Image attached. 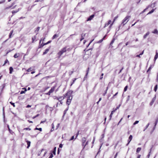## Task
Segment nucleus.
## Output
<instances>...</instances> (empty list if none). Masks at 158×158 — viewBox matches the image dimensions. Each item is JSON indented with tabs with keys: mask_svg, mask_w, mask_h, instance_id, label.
<instances>
[{
	"mask_svg": "<svg viewBox=\"0 0 158 158\" xmlns=\"http://www.w3.org/2000/svg\"><path fill=\"white\" fill-rule=\"evenodd\" d=\"M73 91L69 90L64 94V96L67 98L66 103L67 105L69 106L71 103V100L73 98V96L72 95Z\"/></svg>",
	"mask_w": 158,
	"mask_h": 158,
	"instance_id": "1",
	"label": "nucleus"
},
{
	"mask_svg": "<svg viewBox=\"0 0 158 158\" xmlns=\"http://www.w3.org/2000/svg\"><path fill=\"white\" fill-rule=\"evenodd\" d=\"M23 130H31V129L29 128H28V127H27V128H24L23 129Z\"/></svg>",
	"mask_w": 158,
	"mask_h": 158,
	"instance_id": "42",
	"label": "nucleus"
},
{
	"mask_svg": "<svg viewBox=\"0 0 158 158\" xmlns=\"http://www.w3.org/2000/svg\"><path fill=\"white\" fill-rule=\"evenodd\" d=\"M141 156L140 154H138L137 156V157L136 158H140Z\"/></svg>",
	"mask_w": 158,
	"mask_h": 158,
	"instance_id": "60",
	"label": "nucleus"
},
{
	"mask_svg": "<svg viewBox=\"0 0 158 158\" xmlns=\"http://www.w3.org/2000/svg\"><path fill=\"white\" fill-rule=\"evenodd\" d=\"M94 39H93V40H92L89 43V44L87 46V47H88L89 45H90V44L94 41Z\"/></svg>",
	"mask_w": 158,
	"mask_h": 158,
	"instance_id": "55",
	"label": "nucleus"
},
{
	"mask_svg": "<svg viewBox=\"0 0 158 158\" xmlns=\"http://www.w3.org/2000/svg\"><path fill=\"white\" fill-rule=\"evenodd\" d=\"M120 106V105H119V106H118L115 109H114L113 110V111H114V112L116 110H118V108H119V107Z\"/></svg>",
	"mask_w": 158,
	"mask_h": 158,
	"instance_id": "39",
	"label": "nucleus"
},
{
	"mask_svg": "<svg viewBox=\"0 0 158 158\" xmlns=\"http://www.w3.org/2000/svg\"><path fill=\"white\" fill-rule=\"evenodd\" d=\"M6 86V84H3L2 85V90L5 87V86Z\"/></svg>",
	"mask_w": 158,
	"mask_h": 158,
	"instance_id": "51",
	"label": "nucleus"
},
{
	"mask_svg": "<svg viewBox=\"0 0 158 158\" xmlns=\"http://www.w3.org/2000/svg\"><path fill=\"white\" fill-rule=\"evenodd\" d=\"M9 70H10V73L11 74L12 73V72L13 71V68L12 67H10L9 68Z\"/></svg>",
	"mask_w": 158,
	"mask_h": 158,
	"instance_id": "22",
	"label": "nucleus"
},
{
	"mask_svg": "<svg viewBox=\"0 0 158 158\" xmlns=\"http://www.w3.org/2000/svg\"><path fill=\"white\" fill-rule=\"evenodd\" d=\"M158 53L157 52H156V54L154 57V60L155 61L156 60V59L158 58Z\"/></svg>",
	"mask_w": 158,
	"mask_h": 158,
	"instance_id": "20",
	"label": "nucleus"
},
{
	"mask_svg": "<svg viewBox=\"0 0 158 158\" xmlns=\"http://www.w3.org/2000/svg\"><path fill=\"white\" fill-rule=\"evenodd\" d=\"M108 87H107V88L106 89V90L105 91V92L104 93H103V94H102V95L103 96H105V95L107 93V90H108Z\"/></svg>",
	"mask_w": 158,
	"mask_h": 158,
	"instance_id": "33",
	"label": "nucleus"
},
{
	"mask_svg": "<svg viewBox=\"0 0 158 158\" xmlns=\"http://www.w3.org/2000/svg\"><path fill=\"white\" fill-rule=\"evenodd\" d=\"M95 137H94V139H93V141L92 142V143L93 144L94 143V141H95Z\"/></svg>",
	"mask_w": 158,
	"mask_h": 158,
	"instance_id": "59",
	"label": "nucleus"
},
{
	"mask_svg": "<svg viewBox=\"0 0 158 158\" xmlns=\"http://www.w3.org/2000/svg\"><path fill=\"white\" fill-rule=\"evenodd\" d=\"M154 11V9H152L151 11H150V12H148V13L147 14V15L150 14L152 13Z\"/></svg>",
	"mask_w": 158,
	"mask_h": 158,
	"instance_id": "37",
	"label": "nucleus"
},
{
	"mask_svg": "<svg viewBox=\"0 0 158 158\" xmlns=\"http://www.w3.org/2000/svg\"><path fill=\"white\" fill-rule=\"evenodd\" d=\"M35 130H38L40 131H42V129L41 128H38L37 127H36L35 129Z\"/></svg>",
	"mask_w": 158,
	"mask_h": 158,
	"instance_id": "36",
	"label": "nucleus"
},
{
	"mask_svg": "<svg viewBox=\"0 0 158 158\" xmlns=\"http://www.w3.org/2000/svg\"><path fill=\"white\" fill-rule=\"evenodd\" d=\"M54 124L53 123L52 124V128L51 130V131H53L54 130Z\"/></svg>",
	"mask_w": 158,
	"mask_h": 158,
	"instance_id": "48",
	"label": "nucleus"
},
{
	"mask_svg": "<svg viewBox=\"0 0 158 158\" xmlns=\"http://www.w3.org/2000/svg\"><path fill=\"white\" fill-rule=\"evenodd\" d=\"M141 150V148L139 147L137 148L136 149V152L137 153H138Z\"/></svg>",
	"mask_w": 158,
	"mask_h": 158,
	"instance_id": "21",
	"label": "nucleus"
},
{
	"mask_svg": "<svg viewBox=\"0 0 158 158\" xmlns=\"http://www.w3.org/2000/svg\"><path fill=\"white\" fill-rule=\"evenodd\" d=\"M152 67H153L152 65H150V67L148 69V70L147 71V72L148 73L149 71H150Z\"/></svg>",
	"mask_w": 158,
	"mask_h": 158,
	"instance_id": "28",
	"label": "nucleus"
},
{
	"mask_svg": "<svg viewBox=\"0 0 158 158\" xmlns=\"http://www.w3.org/2000/svg\"><path fill=\"white\" fill-rule=\"evenodd\" d=\"M118 152H117L116 153V154L115 155V156H114V158H116V157H117V155H118Z\"/></svg>",
	"mask_w": 158,
	"mask_h": 158,
	"instance_id": "61",
	"label": "nucleus"
},
{
	"mask_svg": "<svg viewBox=\"0 0 158 158\" xmlns=\"http://www.w3.org/2000/svg\"><path fill=\"white\" fill-rule=\"evenodd\" d=\"M44 40V38L43 39H41V40H40V42H39L40 45H39V48H40L42 47L44 45L49 43V41H48L47 43L43 44V42H42V43L41 42L42 41H43Z\"/></svg>",
	"mask_w": 158,
	"mask_h": 158,
	"instance_id": "4",
	"label": "nucleus"
},
{
	"mask_svg": "<svg viewBox=\"0 0 158 158\" xmlns=\"http://www.w3.org/2000/svg\"><path fill=\"white\" fill-rule=\"evenodd\" d=\"M94 15H91L87 19V21H89L92 20L93 18L94 17Z\"/></svg>",
	"mask_w": 158,
	"mask_h": 158,
	"instance_id": "11",
	"label": "nucleus"
},
{
	"mask_svg": "<svg viewBox=\"0 0 158 158\" xmlns=\"http://www.w3.org/2000/svg\"><path fill=\"white\" fill-rule=\"evenodd\" d=\"M158 122V117L156 119V122H155V125H156Z\"/></svg>",
	"mask_w": 158,
	"mask_h": 158,
	"instance_id": "49",
	"label": "nucleus"
},
{
	"mask_svg": "<svg viewBox=\"0 0 158 158\" xmlns=\"http://www.w3.org/2000/svg\"><path fill=\"white\" fill-rule=\"evenodd\" d=\"M39 114H37L35 116L33 117L32 118H33L34 119V118H35L38 116H39Z\"/></svg>",
	"mask_w": 158,
	"mask_h": 158,
	"instance_id": "57",
	"label": "nucleus"
},
{
	"mask_svg": "<svg viewBox=\"0 0 158 158\" xmlns=\"http://www.w3.org/2000/svg\"><path fill=\"white\" fill-rule=\"evenodd\" d=\"M144 52V50H143L140 53V54H139L140 55H142L143 54Z\"/></svg>",
	"mask_w": 158,
	"mask_h": 158,
	"instance_id": "62",
	"label": "nucleus"
},
{
	"mask_svg": "<svg viewBox=\"0 0 158 158\" xmlns=\"http://www.w3.org/2000/svg\"><path fill=\"white\" fill-rule=\"evenodd\" d=\"M89 68L88 67L87 68V69L86 71V73L84 77V81L85 80V78H87V76H88V74L89 73Z\"/></svg>",
	"mask_w": 158,
	"mask_h": 158,
	"instance_id": "10",
	"label": "nucleus"
},
{
	"mask_svg": "<svg viewBox=\"0 0 158 158\" xmlns=\"http://www.w3.org/2000/svg\"><path fill=\"white\" fill-rule=\"evenodd\" d=\"M8 130L9 131V132L11 133V134H12V133H13V131L11 130L10 129V128H9L8 129Z\"/></svg>",
	"mask_w": 158,
	"mask_h": 158,
	"instance_id": "53",
	"label": "nucleus"
},
{
	"mask_svg": "<svg viewBox=\"0 0 158 158\" xmlns=\"http://www.w3.org/2000/svg\"><path fill=\"white\" fill-rule=\"evenodd\" d=\"M74 139V136H73L71 137L70 139V140H72L73 139Z\"/></svg>",
	"mask_w": 158,
	"mask_h": 158,
	"instance_id": "58",
	"label": "nucleus"
},
{
	"mask_svg": "<svg viewBox=\"0 0 158 158\" xmlns=\"http://www.w3.org/2000/svg\"><path fill=\"white\" fill-rule=\"evenodd\" d=\"M139 122V121H136L133 123V125H135L137 124Z\"/></svg>",
	"mask_w": 158,
	"mask_h": 158,
	"instance_id": "47",
	"label": "nucleus"
},
{
	"mask_svg": "<svg viewBox=\"0 0 158 158\" xmlns=\"http://www.w3.org/2000/svg\"><path fill=\"white\" fill-rule=\"evenodd\" d=\"M118 16H117L114 18L113 19V22H112L111 24L110 25V26L109 27V28H111L112 26L113 23H114V22L118 18Z\"/></svg>",
	"mask_w": 158,
	"mask_h": 158,
	"instance_id": "9",
	"label": "nucleus"
},
{
	"mask_svg": "<svg viewBox=\"0 0 158 158\" xmlns=\"http://www.w3.org/2000/svg\"><path fill=\"white\" fill-rule=\"evenodd\" d=\"M130 97V96L129 95H128V96H127V101H126L127 102H128L129 100Z\"/></svg>",
	"mask_w": 158,
	"mask_h": 158,
	"instance_id": "40",
	"label": "nucleus"
},
{
	"mask_svg": "<svg viewBox=\"0 0 158 158\" xmlns=\"http://www.w3.org/2000/svg\"><path fill=\"white\" fill-rule=\"evenodd\" d=\"M114 112V111H111V113L109 116V121L111 120L112 117V116Z\"/></svg>",
	"mask_w": 158,
	"mask_h": 158,
	"instance_id": "14",
	"label": "nucleus"
},
{
	"mask_svg": "<svg viewBox=\"0 0 158 158\" xmlns=\"http://www.w3.org/2000/svg\"><path fill=\"white\" fill-rule=\"evenodd\" d=\"M5 1V0H3L2 1L0 2V4H2Z\"/></svg>",
	"mask_w": 158,
	"mask_h": 158,
	"instance_id": "63",
	"label": "nucleus"
},
{
	"mask_svg": "<svg viewBox=\"0 0 158 158\" xmlns=\"http://www.w3.org/2000/svg\"><path fill=\"white\" fill-rule=\"evenodd\" d=\"M131 140L129 139H128V143L127 144V146L128 145V144L129 143H130V142H131Z\"/></svg>",
	"mask_w": 158,
	"mask_h": 158,
	"instance_id": "56",
	"label": "nucleus"
},
{
	"mask_svg": "<svg viewBox=\"0 0 158 158\" xmlns=\"http://www.w3.org/2000/svg\"><path fill=\"white\" fill-rule=\"evenodd\" d=\"M103 75H104V74L103 73L101 74V76L100 77V80H102V79L103 76Z\"/></svg>",
	"mask_w": 158,
	"mask_h": 158,
	"instance_id": "43",
	"label": "nucleus"
},
{
	"mask_svg": "<svg viewBox=\"0 0 158 158\" xmlns=\"http://www.w3.org/2000/svg\"><path fill=\"white\" fill-rule=\"evenodd\" d=\"M65 98V97H64V95L63 96H60L59 97H57L56 99L60 102V104H62V102H61V101L63 100Z\"/></svg>",
	"mask_w": 158,
	"mask_h": 158,
	"instance_id": "6",
	"label": "nucleus"
},
{
	"mask_svg": "<svg viewBox=\"0 0 158 158\" xmlns=\"http://www.w3.org/2000/svg\"><path fill=\"white\" fill-rule=\"evenodd\" d=\"M103 39H102L101 40H100L98 42H97L98 43H102L103 41Z\"/></svg>",
	"mask_w": 158,
	"mask_h": 158,
	"instance_id": "44",
	"label": "nucleus"
},
{
	"mask_svg": "<svg viewBox=\"0 0 158 158\" xmlns=\"http://www.w3.org/2000/svg\"><path fill=\"white\" fill-rule=\"evenodd\" d=\"M149 34V32H147L144 36H143V38L145 39L147 36H148Z\"/></svg>",
	"mask_w": 158,
	"mask_h": 158,
	"instance_id": "23",
	"label": "nucleus"
},
{
	"mask_svg": "<svg viewBox=\"0 0 158 158\" xmlns=\"http://www.w3.org/2000/svg\"><path fill=\"white\" fill-rule=\"evenodd\" d=\"M152 32L154 34H158V31L156 29H155Z\"/></svg>",
	"mask_w": 158,
	"mask_h": 158,
	"instance_id": "30",
	"label": "nucleus"
},
{
	"mask_svg": "<svg viewBox=\"0 0 158 158\" xmlns=\"http://www.w3.org/2000/svg\"><path fill=\"white\" fill-rule=\"evenodd\" d=\"M131 18V16L127 15L126 16L125 18L122 20L121 25H122L123 26L129 21Z\"/></svg>",
	"mask_w": 158,
	"mask_h": 158,
	"instance_id": "3",
	"label": "nucleus"
},
{
	"mask_svg": "<svg viewBox=\"0 0 158 158\" xmlns=\"http://www.w3.org/2000/svg\"><path fill=\"white\" fill-rule=\"evenodd\" d=\"M128 87V85H126L125 87V88H124V90H123L124 92H126L127 90Z\"/></svg>",
	"mask_w": 158,
	"mask_h": 158,
	"instance_id": "35",
	"label": "nucleus"
},
{
	"mask_svg": "<svg viewBox=\"0 0 158 158\" xmlns=\"http://www.w3.org/2000/svg\"><path fill=\"white\" fill-rule=\"evenodd\" d=\"M19 10V9L18 10H13L12 12V13L13 15L15 14V13L18 12Z\"/></svg>",
	"mask_w": 158,
	"mask_h": 158,
	"instance_id": "26",
	"label": "nucleus"
},
{
	"mask_svg": "<svg viewBox=\"0 0 158 158\" xmlns=\"http://www.w3.org/2000/svg\"><path fill=\"white\" fill-rule=\"evenodd\" d=\"M157 87H158V85L157 84H156L154 88V91L156 92L157 89Z\"/></svg>",
	"mask_w": 158,
	"mask_h": 158,
	"instance_id": "32",
	"label": "nucleus"
},
{
	"mask_svg": "<svg viewBox=\"0 0 158 158\" xmlns=\"http://www.w3.org/2000/svg\"><path fill=\"white\" fill-rule=\"evenodd\" d=\"M77 79V78H74L72 80V81H71V84L70 86H71L73 84H74L75 81Z\"/></svg>",
	"mask_w": 158,
	"mask_h": 158,
	"instance_id": "15",
	"label": "nucleus"
},
{
	"mask_svg": "<svg viewBox=\"0 0 158 158\" xmlns=\"http://www.w3.org/2000/svg\"><path fill=\"white\" fill-rule=\"evenodd\" d=\"M25 140L26 141V142L27 144V148H28L30 146L31 142L30 141L27 140V139H25Z\"/></svg>",
	"mask_w": 158,
	"mask_h": 158,
	"instance_id": "13",
	"label": "nucleus"
},
{
	"mask_svg": "<svg viewBox=\"0 0 158 158\" xmlns=\"http://www.w3.org/2000/svg\"><path fill=\"white\" fill-rule=\"evenodd\" d=\"M13 30H11L10 34H9V38H10L11 37V35H12V34H13Z\"/></svg>",
	"mask_w": 158,
	"mask_h": 158,
	"instance_id": "24",
	"label": "nucleus"
},
{
	"mask_svg": "<svg viewBox=\"0 0 158 158\" xmlns=\"http://www.w3.org/2000/svg\"><path fill=\"white\" fill-rule=\"evenodd\" d=\"M58 36V34H55L52 37V39H56Z\"/></svg>",
	"mask_w": 158,
	"mask_h": 158,
	"instance_id": "25",
	"label": "nucleus"
},
{
	"mask_svg": "<svg viewBox=\"0 0 158 158\" xmlns=\"http://www.w3.org/2000/svg\"><path fill=\"white\" fill-rule=\"evenodd\" d=\"M86 139L85 137H84L82 138L81 139V144L82 146L83 147V149L85 148V143L86 141Z\"/></svg>",
	"mask_w": 158,
	"mask_h": 158,
	"instance_id": "5",
	"label": "nucleus"
},
{
	"mask_svg": "<svg viewBox=\"0 0 158 158\" xmlns=\"http://www.w3.org/2000/svg\"><path fill=\"white\" fill-rule=\"evenodd\" d=\"M49 51V49L48 48H47L44 52H43V55H45L47 54Z\"/></svg>",
	"mask_w": 158,
	"mask_h": 158,
	"instance_id": "19",
	"label": "nucleus"
},
{
	"mask_svg": "<svg viewBox=\"0 0 158 158\" xmlns=\"http://www.w3.org/2000/svg\"><path fill=\"white\" fill-rule=\"evenodd\" d=\"M40 28V27H37L36 30L35 31V32L36 33V34H37Z\"/></svg>",
	"mask_w": 158,
	"mask_h": 158,
	"instance_id": "38",
	"label": "nucleus"
},
{
	"mask_svg": "<svg viewBox=\"0 0 158 158\" xmlns=\"http://www.w3.org/2000/svg\"><path fill=\"white\" fill-rule=\"evenodd\" d=\"M67 47L65 46L62 48L57 53L58 57L60 58L61 56L64 52H66L67 51H69L71 50L70 48H68L67 49Z\"/></svg>",
	"mask_w": 158,
	"mask_h": 158,
	"instance_id": "2",
	"label": "nucleus"
},
{
	"mask_svg": "<svg viewBox=\"0 0 158 158\" xmlns=\"http://www.w3.org/2000/svg\"><path fill=\"white\" fill-rule=\"evenodd\" d=\"M19 53H16L14 55V57L15 58H16L18 57V56H19Z\"/></svg>",
	"mask_w": 158,
	"mask_h": 158,
	"instance_id": "18",
	"label": "nucleus"
},
{
	"mask_svg": "<svg viewBox=\"0 0 158 158\" xmlns=\"http://www.w3.org/2000/svg\"><path fill=\"white\" fill-rule=\"evenodd\" d=\"M36 37L35 36L34 37H32V43H33L34 42L35 40L36 39Z\"/></svg>",
	"mask_w": 158,
	"mask_h": 158,
	"instance_id": "27",
	"label": "nucleus"
},
{
	"mask_svg": "<svg viewBox=\"0 0 158 158\" xmlns=\"http://www.w3.org/2000/svg\"><path fill=\"white\" fill-rule=\"evenodd\" d=\"M118 94V92H117L116 93H115V94H114L112 98H114L115 96H116V95H117Z\"/></svg>",
	"mask_w": 158,
	"mask_h": 158,
	"instance_id": "52",
	"label": "nucleus"
},
{
	"mask_svg": "<svg viewBox=\"0 0 158 158\" xmlns=\"http://www.w3.org/2000/svg\"><path fill=\"white\" fill-rule=\"evenodd\" d=\"M56 147H55L53 149V150L52 151V153L54 154V155H55L56 154Z\"/></svg>",
	"mask_w": 158,
	"mask_h": 158,
	"instance_id": "29",
	"label": "nucleus"
},
{
	"mask_svg": "<svg viewBox=\"0 0 158 158\" xmlns=\"http://www.w3.org/2000/svg\"><path fill=\"white\" fill-rule=\"evenodd\" d=\"M8 62H9L8 60L7 59L5 61V63H4V64L3 65H4L5 64H6V63H7Z\"/></svg>",
	"mask_w": 158,
	"mask_h": 158,
	"instance_id": "50",
	"label": "nucleus"
},
{
	"mask_svg": "<svg viewBox=\"0 0 158 158\" xmlns=\"http://www.w3.org/2000/svg\"><path fill=\"white\" fill-rule=\"evenodd\" d=\"M57 84L55 83L54 85L52 87L51 89H50V94L52 93L55 90V88L56 87Z\"/></svg>",
	"mask_w": 158,
	"mask_h": 158,
	"instance_id": "7",
	"label": "nucleus"
},
{
	"mask_svg": "<svg viewBox=\"0 0 158 158\" xmlns=\"http://www.w3.org/2000/svg\"><path fill=\"white\" fill-rule=\"evenodd\" d=\"M10 103L12 105H13V107H15V103H13L12 102H10Z\"/></svg>",
	"mask_w": 158,
	"mask_h": 158,
	"instance_id": "45",
	"label": "nucleus"
},
{
	"mask_svg": "<svg viewBox=\"0 0 158 158\" xmlns=\"http://www.w3.org/2000/svg\"><path fill=\"white\" fill-rule=\"evenodd\" d=\"M79 131H78L77 132V134H76V137H75V139H76L77 138V136H78V135H79Z\"/></svg>",
	"mask_w": 158,
	"mask_h": 158,
	"instance_id": "54",
	"label": "nucleus"
},
{
	"mask_svg": "<svg viewBox=\"0 0 158 158\" xmlns=\"http://www.w3.org/2000/svg\"><path fill=\"white\" fill-rule=\"evenodd\" d=\"M85 34H82L81 35V38L80 39V41H81L82 40H83V39H84V37L85 36Z\"/></svg>",
	"mask_w": 158,
	"mask_h": 158,
	"instance_id": "16",
	"label": "nucleus"
},
{
	"mask_svg": "<svg viewBox=\"0 0 158 158\" xmlns=\"http://www.w3.org/2000/svg\"><path fill=\"white\" fill-rule=\"evenodd\" d=\"M156 99V96H155V97H154L152 98V101L150 102V106H152L153 105V103H154V102L155 101Z\"/></svg>",
	"mask_w": 158,
	"mask_h": 158,
	"instance_id": "12",
	"label": "nucleus"
},
{
	"mask_svg": "<svg viewBox=\"0 0 158 158\" xmlns=\"http://www.w3.org/2000/svg\"><path fill=\"white\" fill-rule=\"evenodd\" d=\"M115 40V39L114 38H113V39L112 40L111 42L110 43V45L111 46H112V44H113V43L114 42Z\"/></svg>",
	"mask_w": 158,
	"mask_h": 158,
	"instance_id": "17",
	"label": "nucleus"
},
{
	"mask_svg": "<svg viewBox=\"0 0 158 158\" xmlns=\"http://www.w3.org/2000/svg\"><path fill=\"white\" fill-rule=\"evenodd\" d=\"M128 139L131 140L132 139V135H130Z\"/></svg>",
	"mask_w": 158,
	"mask_h": 158,
	"instance_id": "41",
	"label": "nucleus"
},
{
	"mask_svg": "<svg viewBox=\"0 0 158 158\" xmlns=\"http://www.w3.org/2000/svg\"><path fill=\"white\" fill-rule=\"evenodd\" d=\"M53 156V154H51L50 155V158H52Z\"/></svg>",
	"mask_w": 158,
	"mask_h": 158,
	"instance_id": "64",
	"label": "nucleus"
},
{
	"mask_svg": "<svg viewBox=\"0 0 158 158\" xmlns=\"http://www.w3.org/2000/svg\"><path fill=\"white\" fill-rule=\"evenodd\" d=\"M26 91H27V90H26H26H24V91H23V90H22V91L21 92H20V94H23L24 93H25V92Z\"/></svg>",
	"mask_w": 158,
	"mask_h": 158,
	"instance_id": "46",
	"label": "nucleus"
},
{
	"mask_svg": "<svg viewBox=\"0 0 158 158\" xmlns=\"http://www.w3.org/2000/svg\"><path fill=\"white\" fill-rule=\"evenodd\" d=\"M112 23V21L110 20H109L108 22L105 24V25L104 27L105 28L106 27H107L109 25H110Z\"/></svg>",
	"mask_w": 158,
	"mask_h": 158,
	"instance_id": "8",
	"label": "nucleus"
},
{
	"mask_svg": "<svg viewBox=\"0 0 158 158\" xmlns=\"http://www.w3.org/2000/svg\"><path fill=\"white\" fill-rule=\"evenodd\" d=\"M33 70V69L31 67H30L27 70V71L29 72L32 71Z\"/></svg>",
	"mask_w": 158,
	"mask_h": 158,
	"instance_id": "34",
	"label": "nucleus"
},
{
	"mask_svg": "<svg viewBox=\"0 0 158 158\" xmlns=\"http://www.w3.org/2000/svg\"><path fill=\"white\" fill-rule=\"evenodd\" d=\"M149 6H148L145 9H144L142 11V12L140 13V14H141V13H143L144 12L146 11V10H147L149 8Z\"/></svg>",
	"mask_w": 158,
	"mask_h": 158,
	"instance_id": "31",
	"label": "nucleus"
}]
</instances>
